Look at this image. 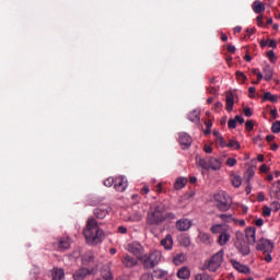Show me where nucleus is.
I'll use <instances>...</instances> for the list:
<instances>
[{
    "instance_id": "1",
    "label": "nucleus",
    "mask_w": 280,
    "mask_h": 280,
    "mask_svg": "<svg viewBox=\"0 0 280 280\" xmlns=\"http://www.w3.org/2000/svg\"><path fill=\"white\" fill-rule=\"evenodd\" d=\"M167 206L163 202L152 206L147 213L148 226H161L163 222H172L176 218L174 212H166Z\"/></svg>"
},
{
    "instance_id": "2",
    "label": "nucleus",
    "mask_w": 280,
    "mask_h": 280,
    "mask_svg": "<svg viewBox=\"0 0 280 280\" xmlns=\"http://www.w3.org/2000/svg\"><path fill=\"white\" fill-rule=\"evenodd\" d=\"M83 235L88 244H91L92 246L95 244H101L102 240H104V231L100 229L97 220H95L93 217L88 219L86 228L83 230Z\"/></svg>"
},
{
    "instance_id": "3",
    "label": "nucleus",
    "mask_w": 280,
    "mask_h": 280,
    "mask_svg": "<svg viewBox=\"0 0 280 280\" xmlns=\"http://www.w3.org/2000/svg\"><path fill=\"white\" fill-rule=\"evenodd\" d=\"M211 233L218 236V244L219 246H226L229 242H231V230L229 226L222 225V224H217L212 225L210 228Z\"/></svg>"
},
{
    "instance_id": "4",
    "label": "nucleus",
    "mask_w": 280,
    "mask_h": 280,
    "mask_svg": "<svg viewBox=\"0 0 280 280\" xmlns=\"http://www.w3.org/2000/svg\"><path fill=\"white\" fill-rule=\"evenodd\" d=\"M224 261V250L221 249L215 253L209 260L205 261L203 268L209 270V272H218Z\"/></svg>"
},
{
    "instance_id": "5",
    "label": "nucleus",
    "mask_w": 280,
    "mask_h": 280,
    "mask_svg": "<svg viewBox=\"0 0 280 280\" xmlns=\"http://www.w3.org/2000/svg\"><path fill=\"white\" fill-rule=\"evenodd\" d=\"M140 261L145 270H152V268L159 266V262L161 261V252L153 250L150 255L144 254L140 257Z\"/></svg>"
},
{
    "instance_id": "6",
    "label": "nucleus",
    "mask_w": 280,
    "mask_h": 280,
    "mask_svg": "<svg viewBox=\"0 0 280 280\" xmlns=\"http://www.w3.org/2000/svg\"><path fill=\"white\" fill-rule=\"evenodd\" d=\"M236 241L234 242L235 248L243 255V257H246L247 255H250V244H248V241L246 240V236H244L243 232H236Z\"/></svg>"
},
{
    "instance_id": "7",
    "label": "nucleus",
    "mask_w": 280,
    "mask_h": 280,
    "mask_svg": "<svg viewBox=\"0 0 280 280\" xmlns=\"http://www.w3.org/2000/svg\"><path fill=\"white\" fill-rule=\"evenodd\" d=\"M200 167L202 170H212V172H219V170H222V160L218 158H209V159H201L199 161Z\"/></svg>"
},
{
    "instance_id": "8",
    "label": "nucleus",
    "mask_w": 280,
    "mask_h": 280,
    "mask_svg": "<svg viewBox=\"0 0 280 280\" xmlns=\"http://www.w3.org/2000/svg\"><path fill=\"white\" fill-rule=\"evenodd\" d=\"M214 200L217 202V209L219 211H229L231 209V197L229 194L221 191L214 195Z\"/></svg>"
},
{
    "instance_id": "9",
    "label": "nucleus",
    "mask_w": 280,
    "mask_h": 280,
    "mask_svg": "<svg viewBox=\"0 0 280 280\" xmlns=\"http://www.w3.org/2000/svg\"><path fill=\"white\" fill-rule=\"evenodd\" d=\"M256 250H261L262 253H272V250H275V243L268 238H260L256 244Z\"/></svg>"
},
{
    "instance_id": "10",
    "label": "nucleus",
    "mask_w": 280,
    "mask_h": 280,
    "mask_svg": "<svg viewBox=\"0 0 280 280\" xmlns=\"http://www.w3.org/2000/svg\"><path fill=\"white\" fill-rule=\"evenodd\" d=\"M194 226V221L191 219L182 218L176 221L175 228L177 231H180L182 233H185L186 231H189Z\"/></svg>"
},
{
    "instance_id": "11",
    "label": "nucleus",
    "mask_w": 280,
    "mask_h": 280,
    "mask_svg": "<svg viewBox=\"0 0 280 280\" xmlns=\"http://www.w3.org/2000/svg\"><path fill=\"white\" fill-rule=\"evenodd\" d=\"M128 252L131 253V255H135V257L138 259V261L141 260V257H143V246L139 243H131L128 245Z\"/></svg>"
},
{
    "instance_id": "12",
    "label": "nucleus",
    "mask_w": 280,
    "mask_h": 280,
    "mask_svg": "<svg viewBox=\"0 0 280 280\" xmlns=\"http://www.w3.org/2000/svg\"><path fill=\"white\" fill-rule=\"evenodd\" d=\"M178 142H179L182 150H189V148H191V143H192L191 136H189V133H187V132H179Z\"/></svg>"
},
{
    "instance_id": "13",
    "label": "nucleus",
    "mask_w": 280,
    "mask_h": 280,
    "mask_svg": "<svg viewBox=\"0 0 280 280\" xmlns=\"http://www.w3.org/2000/svg\"><path fill=\"white\" fill-rule=\"evenodd\" d=\"M108 213H110V206L108 205H101L94 209V215L97 220H104Z\"/></svg>"
},
{
    "instance_id": "14",
    "label": "nucleus",
    "mask_w": 280,
    "mask_h": 280,
    "mask_svg": "<svg viewBox=\"0 0 280 280\" xmlns=\"http://www.w3.org/2000/svg\"><path fill=\"white\" fill-rule=\"evenodd\" d=\"M114 189L116 191H119L120 194H122V191L128 189V180L126 179V177L124 176L116 177L114 182Z\"/></svg>"
},
{
    "instance_id": "15",
    "label": "nucleus",
    "mask_w": 280,
    "mask_h": 280,
    "mask_svg": "<svg viewBox=\"0 0 280 280\" xmlns=\"http://www.w3.org/2000/svg\"><path fill=\"white\" fill-rule=\"evenodd\" d=\"M257 229L255 228H247L245 230V234H244V237L245 240L247 241V244L249 245H255V242H257Z\"/></svg>"
},
{
    "instance_id": "16",
    "label": "nucleus",
    "mask_w": 280,
    "mask_h": 280,
    "mask_svg": "<svg viewBox=\"0 0 280 280\" xmlns=\"http://www.w3.org/2000/svg\"><path fill=\"white\" fill-rule=\"evenodd\" d=\"M121 264H122V266H125V268H135V266L139 265V260H137V258H135L128 254H125L121 257Z\"/></svg>"
},
{
    "instance_id": "17",
    "label": "nucleus",
    "mask_w": 280,
    "mask_h": 280,
    "mask_svg": "<svg viewBox=\"0 0 280 280\" xmlns=\"http://www.w3.org/2000/svg\"><path fill=\"white\" fill-rule=\"evenodd\" d=\"M54 246L57 250H67L71 247V238L61 237L59 242L54 243Z\"/></svg>"
},
{
    "instance_id": "18",
    "label": "nucleus",
    "mask_w": 280,
    "mask_h": 280,
    "mask_svg": "<svg viewBox=\"0 0 280 280\" xmlns=\"http://www.w3.org/2000/svg\"><path fill=\"white\" fill-rule=\"evenodd\" d=\"M235 105V96L232 92L226 93L225 96V109L228 113L233 112V106Z\"/></svg>"
},
{
    "instance_id": "19",
    "label": "nucleus",
    "mask_w": 280,
    "mask_h": 280,
    "mask_svg": "<svg viewBox=\"0 0 280 280\" xmlns=\"http://www.w3.org/2000/svg\"><path fill=\"white\" fill-rule=\"evenodd\" d=\"M232 266L233 268H235V270H237V272H242L243 275H248L250 272V268H248V266L243 265L241 262H238L237 260H232Z\"/></svg>"
},
{
    "instance_id": "20",
    "label": "nucleus",
    "mask_w": 280,
    "mask_h": 280,
    "mask_svg": "<svg viewBox=\"0 0 280 280\" xmlns=\"http://www.w3.org/2000/svg\"><path fill=\"white\" fill-rule=\"evenodd\" d=\"M177 277L182 280H187L191 277V271L188 267H182L177 271Z\"/></svg>"
},
{
    "instance_id": "21",
    "label": "nucleus",
    "mask_w": 280,
    "mask_h": 280,
    "mask_svg": "<svg viewBox=\"0 0 280 280\" xmlns=\"http://www.w3.org/2000/svg\"><path fill=\"white\" fill-rule=\"evenodd\" d=\"M161 246L165 248V250H172V246H174V240L170 234H167L162 241Z\"/></svg>"
},
{
    "instance_id": "22",
    "label": "nucleus",
    "mask_w": 280,
    "mask_h": 280,
    "mask_svg": "<svg viewBox=\"0 0 280 280\" xmlns=\"http://www.w3.org/2000/svg\"><path fill=\"white\" fill-rule=\"evenodd\" d=\"M168 275L170 273L167 272V270L155 269L153 270V273L151 275V277H153V279L163 280V279H167Z\"/></svg>"
},
{
    "instance_id": "23",
    "label": "nucleus",
    "mask_w": 280,
    "mask_h": 280,
    "mask_svg": "<svg viewBox=\"0 0 280 280\" xmlns=\"http://www.w3.org/2000/svg\"><path fill=\"white\" fill-rule=\"evenodd\" d=\"M253 11L255 12V14H261V12H264L266 10V4H264V2L256 0L254 1L253 5Z\"/></svg>"
},
{
    "instance_id": "24",
    "label": "nucleus",
    "mask_w": 280,
    "mask_h": 280,
    "mask_svg": "<svg viewBox=\"0 0 280 280\" xmlns=\"http://www.w3.org/2000/svg\"><path fill=\"white\" fill-rule=\"evenodd\" d=\"M93 261H95V255L93 252H86L82 257V264L89 266V264H93Z\"/></svg>"
},
{
    "instance_id": "25",
    "label": "nucleus",
    "mask_w": 280,
    "mask_h": 280,
    "mask_svg": "<svg viewBox=\"0 0 280 280\" xmlns=\"http://www.w3.org/2000/svg\"><path fill=\"white\" fill-rule=\"evenodd\" d=\"M86 275H89V269L81 268L73 273V279L74 280H84L86 278Z\"/></svg>"
},
{
    "instance_id": "26",
    "label": "nucleus",
    "mask_w": 280,
    "mask_h": 280,
    "mask_svg": "<svg viewBox=\"0 0 280 280\" xmlns=\"http://www.w3.org/2000/svg\"><path fill=\"white\" fill-rule=\"evenodd\" d=\"M188 119L192 124H200V112L198 109H194L188 114Z\"/></svg>"
},
{
    "instance_id": "27",
    "label": "nucleus",
    "mask_w": 280,
    "mask_h": 280,
    "mask_svg": "<svg viewBox=\"0 0 280 280\" xmlns=\"http://www.w3.org/2000/svg\"><path fill=\"white\" fill-rule=\"evenodd\" d=\"M185 261H187V255L183 253L175 255L173 258V264L175 266H180V264H185Z\"/></svg>"
},
{
    "instance_id": "28",
    "label": "nucleus",
    "mask_w": 280,
    "mask_h": 280,
    "mask_svg": "<svg viewBox=\"0 0 280 280\" xmlns=\"http://www.w3.org/2000/svg\"><path fill=\"white\" fill-rule=\"evenodd\" d=\"M52 280H65V270L55 268L52 272Z\"/></svg>"
},
{
    "instance_id": "29",
    "label": "nucleus",
    "mask_w": 280,
    "mask_h": 280,
    "mask_svg": "<svg viewBox=\"0 0 280 280\" xmlns=\"http://www.w3.org/2000/svg\"><path fill=\"white\" fill-rule=\"evenodd\" d=\"M185 185H187V178L178 177L175 180L174 188L178 191V190L183 189V187H185Z\"/></svg>"
},
{
    "instance_id": "30",
    "label": "nucleus",
    "mask_w": 280,
    "mask_h": 280,
    "mask_svg": "<svg viewBox=\"0 0 280 280\" xmlns=\"http://www.w3.org/2000/svg\"><path fill=\"white\" fill-rule=\"evenodd\" d=\"M262 71H264V73H265V80L267 81V82H270V80H272V73H273V70H272V67H270V66H265L264 68H262Z\"/></svg>"
},
{
    "instance_id": "31",
    "label": "nucleus",
    "mask_w": 280,
    "mask_h": 280,
    "mask_svg": "<svg viewBox=\"0 0 280 280\" xmlns=\"http://www.w3.org/2000/svg\"><path fill=\"white\" fill-rule=\"evenodd\" d=\"M198 237H199L200 242H202V244L211 243V235H209V233L200 232Z\"/></svg>"
},
{
    "instance_id": "32",
    "label": "nucleus",
    "mask_w": 280,
    "mask_h": 280,
    "mask_svg": "<svg viewBox=\"0 0 280 280\" xmlns=\"http://www.w3.org/2000/svg\"><path fill=\"white\" fill-rule=\"evenodd\" d=\"M179 243L182 246H185V248H189V246H191V238L187 235L180 236Z\"/></svg>"
},
{
    "instance_id": "33",
    "label": "nucleus",
    "mask_w": 280,
    "mask_h": 280,
    "mask_svg": "<svg viewBox=\"0 0 280 280\" xmlns=\"http://www.w3.org/2000/svg\"><path fill=\"white\" fill-rule=\"evenodd\" d=\"M231 183H232L233 187H241L242 186V177L232 175Z\"/></svg>"
},
{
    "instance_id": "34",
    "label": "nucleus",
    "mask_w": 280,
    "mask_h": 280,
    "mask_svg": "<svg viewBox=\"0 0 280 280\" xmlns=\"http://www.w3.org/2000/svg\"><path fill=\"white\" fill-rule=\"evenodd\" d=\"M219 218L222 220V222H233V220H235L231 213L219 214Z\"/></svg>"
},
{
    "instance_id": "35",
    "label": "nucleus",
    "mask_w": 280,
    "mask_h": 280,
    "mask_svg": "<svg viewBox=\"0 0 280 280\" xmlns=\"http://www.w3.org/2000/svg\"><path fill=\"white\" fill-rule=\"evenodd\" d=\"M195 280H213V277L209 276L208 273H198L195 276Z\"/></svg>"
},
{
    "instance_id": "36",
    "label": "nucleus",
    "mask_w": 280,
    "mask_h": 280,
    "mask_svg": "<svg viewBox=\"0 0 280 280\" xmlns=\"http://www.w3.org/2000/svg\"><path fill=\"white\" fill-rule=\"evenodd\" d=\"M271 132L279 135L280 132V120H276L271 126Z\"/></svg>"
},
{
    "instance_id": "37",
    "label": "nucleus",
    "mask_w": 280,
    "mask_h": 280,
    "mask_svg": "<svg viewBox=\"0 0 280 280\" xmlns=\"http://www.w3.org/2000/svg\"><path fill=\"white\" fill-rule=\"evenodd\" d=\"M264 100H268L269 102H277V100H278V97H277V95H272V93H270V92H266L265 94H264Z\"/></svg>"
},
{
    "instance_id": "38",
    "label": "nucleus",
    "mask_w": 280,
    "mask_h": 280,
    "mask_svg": "<svg viewBox=\"0 0 280 280\" xmlns=\"http://www.w3.org/2000/svg\"><path fill=\"white\" fill-rule=\"evenodd\" d=\"M228 148H234V150H240V142L236 140H229Z\"/></svg>"
},
{
    "instance_id": "39",
    "label": "nucleus",
    "mask_w": 280,
    "mask_h": 280,
    "mask_svg": "<svg viewBox=\"0 0 280 280\" xmlns=\"http://www.w3.org/2000/svg\"><path fill=\"white\" fill-rule=\"evenodd\" d=\"M267 58H269L270 62H277V56H275V50L267 51Z\"/></svg>"
},
{
    "instance_id": "40",
    "label": "nucleus",
    "mask_w": 280,
    "mask_h": 280,
    "mask_svg": "<svg viewBox=\"0 0 280 280\" xmlns=\"http://www.w3.org/2000/svg\"><path fill=\"white\" fill-rule=\"evenodd\" d=\"M272 213V209L268 206H265L262 208V215L264 218H270V214Z\"/></svg>"
},
{
    "instance_id": "41",
    "label": "nucleus",
    "mask_w": 280,
    "mask_h": 280,
    "mask_svg": "<svg viewBox=\"0 0 280 280\" xmlns=\"http://www.w3.org/2000/svg\"><path fill=\"white\" fill-rule=\"evenodd\" d=\"M228 128H230V130H234V128H237V120H235V118H231L228 121Z\"/></svg>"
},
{
    "instance_id": "42",
    "label": "nucleus",
    "mask_w": 280,
    "mask_h": 280,
    "mask_svg": "<svg viewBox=\"0 0 280 280\" xmlns=\"http://www.w3.org/2000/svg\"><path fill=\"white\" fill-rule=\"evenodd\" d=\"M235 74H236L237 80H241L242 82H246V80H248L246 74H244V72H242V71H236Z\"/></svg>"
},
{
    "instance_id": "43",
    "label": "nucleus",
    "mask_w": 280,
    "mask_h": 280,
    "mask_svg": "<svg viewBox=\"0 0 280 280\" xmlns=\"http://www.w3.org/2000/svg\"><path fill=\"white\" fill-rule=\"evenodd\" d=\"M217 143H219L221 145V148H228L229 143H226V141H224V138L222 136H219L217 138Z\"/></svg>"
},
{
    "instance_id": "44",
    "label": "nucleus",
    "mask_w": 280,
    "mask_h": 280,
    "mask_svg": "<svg viewBox=\"0 0 280 280\" xmlns=\"http://www.w3.org/2000/svg\"><path fill=\"white\" fill-rule=\"evenodd\" d=\"M226 165H229V167H235V165H237V160L235 158H229L226 160Z\"/></svg>"
},
{
    "instance_id": "45",
    "label": "nucleus",
    "mask_w": 280,
    "mask_h": 280,
    "mask_svg": "<svg viewBox=\"0 0 280 280\" xmlns=\"http://www.w3.org/2000/svg\"><path fill=\"white\" fill-rule=\"evenodd\" d=\"M104 185L105 187H113V185H115V178L113 177H108L104 180Z\"/></svg>"
},
{
    "instance_id": "46",
    "label": "nucleus",
    "mask_w": 280,
    "mask_h": 280,
    "mask_svg": "<svg viewBox=\"0 0 280 280\" xmlns=\"http://www.w3.org/2000/svg\"><path fill=\"white\" fill-rule=\"evenodd\" d=\"M245 128H246L247 132H250L253 130V128H255L253 120H247L245 124Z\"/></svg>"
},
{
    "instance_id": "47",
    "label": "nucleus",
    "mask_w": 280,
    "mask_h": 280,
    "mask_svg": "<svg viewBox=\"0 0 280 280\" xmlns=\"http://www.w3.org/2000/svg\"><path fill=\"white\" fill-rule=\"evenodd\" d=\"M270 208H271V211H279L280 210L279 201L271 202Z\"/></svg>"
},
{
    "instance_id": "48",
    "label": "nucleus",
    "mask_w": 280,
    "mask_h": 280,
    "mask_svg": "<svg viewBox=\"0 0 280 280\" xmlns=\"http://www.w3.org/2000/svg\"><path fill=\"white\" fill-rule=\"evenodd\" d=\"M207 91L211 95H215L218 93V88L215 85H210L209 88H207Z\"/></svg>"
},
{
    "instance_id": "49",
    "label": "nucleus",
    "mask_w": 280,
    "mask_h": 280,
    "mask_svg": "<svg viewBox=\"0 0 280 280\" xmlns=\"http://www.w3.org/2000/svg\"><path fill=\"white\" fill-rule=\"evenodd\" d=\"M243 113L245 117H253V109H250V107H244Z\"/></svg>"
},
{
    "instance_id": "50",
    "label": "nucleus",
    "mask_w": 280,
    "mask_h": 280,
    "mask_svg": "<svg viewBox=\"0 0 280 280\" xmlns=\"http://www.w3.org/2000/svg\"><path fill=\"white\" fill-rule=\"evenodd\" d=\"M267 46L272 47V49H277V40L267 39Z\"/></svg>"
},
{
    "instance_id": "51",
    "label": "nucleus",
    "mask_w": 280,
    "mask_h": 280,
    "mask_svg": "<svg viewBox=\"0 0 280 280\" xmlns=\"http://www.w3.org/2000/svg\"><path fill=\"white\" fill-rule=\"evenodd\" d=\"M140 280H154V278L151 273H143Z\"/></svg>"
},
{
    "instance_id": "52",
    "label": "nucleus",
    "mask_w": 280,
    "mask_h": 280,
    "mask_svg": "<svg viewBox=\"0 0 280 280\" xmlns=\"http://www.w3.org/2000/svg\"><path fill=\"white\" fill-rule=\"evenodd\" d=\"M260 172H262V174H268V172H270V168H268V165L262 164L260 166Z\"/></svg>"
},
{
    "instance_id": "53",
    "label": "nucleus",
    "mask_w": 280,
    "mask_h": 280,
    "mask_svg": "<svg viewBox=\"0 0 280 280\" xmlns=\"http://www.w3.org/2000/svg\"><path fill=\"white\" fill-rule=\"evenodd\" d=\"M118 233H121L122 235H126L128 233V229L126 226H118Z\"/></svg>"
},
{
    "instance_id": "54",
    "label": "nucleus",
    "mask_w": 280,
    "mask_h": 280,
    "mask_svg": "<svg viewBox=\"0 0 280 280\" xmlns=\"http://www.w3.org/2000/svg\"><path fill=\"white\" fill-rule=\"evenodd\" d=\"M203 150H205L206 154H211V152H213V148H211L209 144H206L203 147Z\"/></svg>"
},
{
    "instance_id": "55",
    "label": "nucleus",
    "mask_w": 280,
    "mask_h": 280,
    "mask_svg": "<svg viewBox=\"0 0 280 280\" xmlns=\"http://www.w3.org/2000/svg\"><path fill=\"white\" fill-rule=\"evenodd\" d=\"M257 24L259 25V27H264V16L262 15L257 16Z\"/></svg>"
},
{
    "instance_id": "56",
    "label": "nucleus",
    "mask_w": 280,
    "mask_h": 280,
    "mask_svg": "<svg viewBox=\"0 0 280 280\" xmlns=\"http://www.w3.org/2000/svg\"><path fill=\"white\" fill-rule=\"evenodd\" d=\"M205 126H206V128H212V126H213V120H211V119H206L205 120Z\"/></svg>"
},
{
    "instance_id": "57",
    "label": "nucleus",
    "mask_w": 280,
    "mask_h": 280,
    "mask_svg": "<svg viewBox=\"0 0 280 280\" xmlns=\"http://www.w3.org/2000/svg\"><path fill=\"white\" fill-rule=\"evenodd\" d=\"M270 115L273 119H277L279 113L277 112V108L270 110Z\"/></svg>"
},
{
    "instance_id": "58",
    "label": "nucleus",
    "mask_w": 280,
    "mask_h": 280,
    "mask_svg": "<svg viewBox=\"0 0 280 280\" xmlns=\"http://www.w3.org/2000/svg\"><path fill=\"white\" fill-rule=\"evenodd\" d=\"M272 196H275V198L279 199L280 198V189L277 188L276 190H272Z\"/></svg>"
},
{
    "instance_id": "59",
    "label": "nucleus",
    "mask_w": 280,
    "mask_h": 280,
    "mask_svg": "<svg viewBox=\"0 0 280 280\" xmlns=\"http://www.w3.org/2000/svg\"><path fill=\"white\" fill-rule=\"evenodd\" d=\"M266 141H268V143H272V141H275V135H268L266 137Z\"/></svg>"
},
{
    "instance_id": "60",
    "label": "nucleus",
    "mask_w": 280,
    "mask_h": 280,
    "mask_svg": "<svg viewBox=\"0 0 280 280\" xmlns=\"http://www.w3.org/2000/svg\"><path fill=\"white\" fill-rule=\"evenodd\" d=\"M255 225H256V226H264V219H257V220L255 221Z\"/></svg>"
},
{
    "instance_id": "61",
    "label": "nucleus",
    "mask_w": 280,
    "mask_h": 280,
    "mask_svg": "<svg viewBox=\"0 0 280 280\" xmlns=\"http://www.w3.org/2000/svg\"><path fill=\"white\" fill-rule=\"evenodd\" d=\"M214 110H222V103L221 102H217L214 104Z\"/></svg>"
},
{
    "instance_id": "62",
    "label": "nucleus",
    "mask_w": 280,
    "mask_h": 280,
    "mask_svg": "<svg viewBox=\"0 0 280 280\" xmlns=\"http://www.w3.org/2000/svg\"><path fill=\"white\" fill-rule=\"evenodd\" d=\"M255 91L256 90L254 86L248 88V93L250 94L249 97H252V98L255 97V95H254Z\"/></svg>"
},
{
    "instance_id": "63",
    "label": "nucleus",
    "mask_w": 280,
    "mask_h": 280,
    "mask_svg": "<svg viewBox=\"0 0 280 280\" xmlns=\"http://www.w3.org/2000/svg\"><path fill=\"white\" fill-rule=\"evenodd\" d=\"M241 211H242V213H243L244 215H246V213H248V207L242 205V206H241Z\"/></svg>"
},
{
    "instance_id": "64",
    "label": "nucleus",
    "mask_w": 280,
    "mask_h": 280,
    "mask_svg": "<svg viewBox=\"0 0 280 280\" xmlns=\"http://www.w3.org/2000/svg\"><path fill=\"white\" fill-rule=\"evenodd\" d=\"M234 119H235L236 122H238V124H244V117H242V116H235Z\"/></svg>"
}]
</instances>
